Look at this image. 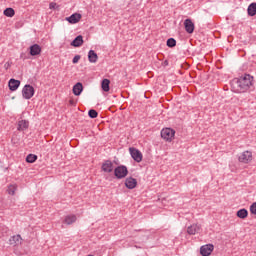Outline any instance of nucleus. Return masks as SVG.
Returning a JSON list of instances; mask_svg holds the SVG:
<instances>
[{
    "label": "nucleus",
    "instance_id": "f257e3e1",
    "mask_svg": "<svg viewBox=\"0 0 256 256\" xmlns=\"http://www.w3.org/2000/svg\"><path fill=\"white\" fill-rule=\"evenodd\" d=\"M253 85V76L249 74H245L238 79L233 80L232 87L236 89L238 93H245V91H249L251 86Z\"/></svg>",
    "mask_w": 256,
    "mask_h": 256
},
{
    "label": "nucleus",
    "instance_id": "f03ea898",
    "mask_svg": "<svg viewBox=\"0 0 256 256\" xmlns=\"http://www.w3.org/2000/svg\"><path fill=\"white\" fill-rule=\"evenodd\" d=\"M114 175L117 179H125V177L129 175V170L127 166L120 165L114 169Z\"/></svg>",
    "mask_w": 256,
    "mask_h": 256
},
{
    "label": "nucleus",
    "instance_id": "7ed1b4c3",
    "mask_svg": "<svg viewBox=\"0 0 256 256\" xmlns=\"http://www.w3.org/2000/svg\"><path fill=\"white\" fill-rule=\"evenodd\" d=\"M239 163H244L245 165L251 163L253 161V153L249 150L244 151L238 157Z\"/></svg>",
    "mask_w": 256,
    "mask_h": 256
},
{
    "label": "nucleus",
    "instance_id": "20e7f679",
    "mask_svg": "<svg viewBox=\"0 0 256 256\" xmlns=\"http://www.w3.org/2000/svg\"><path fill=\"white\" fill-rule=\"evenodd\" d=\"M35 95V88L29 84H26L22 89V97L24 99H31Z\"/></svg>",
    "mask_w": 256,
    "mask_h": 256
},
{
    "label": "nucleus",
    "instance_id": "39448f33",
    "mask_svg": "<svg viewBox=\"0 0 256 256\" xmlns=\"http://www.w3.org/2000/svg\"><path fill=\"white\" fill-rule=\"evenodd\" d=\"M161 137L162 139H165V141H173L175 138V130L171 128H164L161 131Z\"/></svg>",
    "mask_w": 256,
    "mask_h": 256
},
{
    "label": "nucleus",
    "instance_id": "423d86ee",
    "mask_svg": "<svg viewBox=\"0 0 256 256\" xmlns=\"http://www.w3.org/2000/svg\"><path fill=\"white\" fill-rule=\"evenodd\" d=\"M129 152H130L132 159H134V161H136V163H141L143 161V154L137 148L131 147V148H129Z\"/></svg>",
    "mask_w": 256,
    "mask_h": 256
},
{
    "label": "nucleus",
    "instance_id": "0eeeda50",
    "mask_svg": "<svg viewBox=\"0 0 256 256\" xmlns=\"http://www.w3.org/2000/svg\"><path fill=\"white\" fill-rule=\"evenodd\" d=\"M215 249V246L213 244H206L201 246L200 248V254L202 256H209L213 253V250Z\"/></svg>",
    "mask_w": 256,
    "mask_h": 256
},
{
    "label": "nucleus",
    "instance_id": "6e6552de",
    "mask_svg": "<svg viewBox=\"0 0 256 256\" xmlns=\"http://www.w3.org/2000/svg\"><path fill=\"white\" fill-rule=\"evenodd\" d=\"M184 28L186 33L191 35L195 31V23H193V20L188 18L184 21Z\"/></svg>",
    "mask_w": 256,
    "mask_h": 256
},
{
    "label": "nucleus",
    "instance_id": "1a4fd4ad",
    "mask_svg": "<svg viewBox=\"0 0 256 256\" xmlns=\"http://www.w3.org/2000/svg\"><path fill=\"white\" fill-rule=\"evenodd\" d=\"M101 169L104 173H113V162L111 160H105L102 163Z\"/></svg>",
    "mask_w": 256,
    "mask_h": 256
},
{
    "label": "nucleus",
    "instance_id": "9d476101",
    "mask_svg": "<svg viewBox=\"0 0 256 256\" xmlns=\"http://www.w3.org/2000/svg\"><path fill=\"white\" fill-rule=\"evenodd\" d=\"M188 235H197V233H201V225L192 224L187 228Z\"/></svg>",
    "mask_w": 256,
    "mask_h": 256
},
{
    "label": "nucleus",
    "instance_id": "9b49d317",
    "mask_svg": "<svg viewBox=\"0 0 256 256\" xmlns=\"http://www.w3.org/2000/svg\"><path fill=\"white\" fill-rule=\"evenodd\" d=\"M81 14L79 13H74L71 16L66 18V21H68V23H70L71 25H75V23H79V21H81Z\"/></svg>",
    "mask_w": 256,
    "mask_h": 256
},
{
    "label": "nucleus",
    "instance_id": "f8f14e48",
    "mask_svg": "<svg viewBox=\"0 0 256 256\" xmlns=\"http://www.w3.org/2000/svg\"><path fill=\"white\" fill-rule=\"evenodd\" d=\"M30 55L32 57H36V55H41V46L39 44H33L32 46H30Z\"/></svg>",
    "mask_w": 256,
    "mask_h": 256
},
{
    "label": "nucleus",
    "instance_id": "ddd939ff",
    "mask_svg": "<svg viewBox=\"0 0 256 256\" xmlns=\"http://www.w3.org/2000/svg\"><path fill=\"white\" fill-rule=\"evenodd\" d=\"M125 187H127V189H135V187H137V179L133 177L127 178L125 180Z\"/></svg>",
    "mask_w": 256,
    "mask_h": 256
},
{
    "label": "nucleus",
    "instance_id": "4468645a",
    "mask_svg": "<svg viewBox=\"0 0 256 256\" xmlns=\"http://www.w3.org/2000/svg\"><path fill=\"white\" fill-rule=\"evenodd\" d=\"M19 85H21V81L13 78L9 80L8 87L10 91H17V89H19Z\"/></svg>",
    "mask_w": 256,
    "mask_h": 256
},
{
    "label": "nucleus",
    "instance_id": "2eb2a0df",
    "mask_svg": "<svg viewBox=\"0 0 256 256\" xmlns=\"http://www.w3.org/2000/svg\"><path fill=\"white\" fill-rule=\"evenodd\" d=\"M73 93L77 97L83 93V84L81 82H78L73 86Z\"/></svg>",
    "mask_w": 256,
    "mask_h": 256
},
{
    "label": "nucleus",
    "instance_id": "dca6fc26",
    "mask_svg": "<svg viewBox=\"0 0 256 256\" xmlns=\"http://www.w3.org/2000/svg\"><path fill=\"white\" fill-rule=\"evenodd\" d=\"M27 129H29V121L27 120L18 121V127H17L18 131H25Z\"/></svg>",
    "mask_w": 256,
    "mask_h": 256
},
{
    "label": "nucleus",
    "instance_id": "f3484780",
    "mask_svg": "<svg viewBox=\"0 0 256 256\" xmlns=\"http://www.w3.org/2000/svg\"><path fill=\"white\" fill-rule=\"evenodd\" d=\"M22 240L23 239L21 238V235L17 234V235L12 236L9 239V243H10V245H21Z\"/></svg>",
    "mask_w": 256,
    "mask_h": 256
},
{
    "label": "nucleus",
    "instance_id": "a211bd4d",
    "mask_svg": "<svg viewBox=\"0 0 256 256\" xmlns=\"http://www.w3.org/2000/svg\"><path fill=\"white\" fill-rule=\"evenodd\" d=\"M83 45V36L79 35L77 36L72 42L71 46L72 47H81Z\"/></svg>",
    "mask_w": 256,
    "mask_h": 256
},
{
    "label": "nucleus",
    "instance_id": "6ab92c4d",
    "mask_svg": "<svg viewBox=\"0 0 256 256\" xmlns=\"http://www.w3.org/2000/svg\"><path fill=\"white\" fill-rule=\"evenodd\" d=\"M98 59H99V56H97V54L93 50H90L88 52V61L90 63H97Z\"/></svg>",
    "mask_w": 256,
    "mask_h": 256
},
{
    "label": "nucleus",
    "instance_id": "aec40b11",
    "mask_svg": "<svg viewBox=\"0 0 256 256\" xmlns=\"http://www.w3.org/2000/svg\"><path fill=\"white\" fill-rule=\"evenodd\" d=\"M109 85H111V81L109 79L102 80L101 88L103 91H105V93H108V91L111 89Z\"/></svg>",
    "mask_w": 256,
    "mask_h": 256
},
{
    "label": "nucleus",
    "instance_id": "412c9836",
    "mask_svg": "<svg viewBox=\"0 0 256 256\" xmlns=\"http://www.w3.org/2000/svg\"><path fill=\"white\" fill-rule=\"evenodd\" d=\"M236 215L237 217H239V219H247L249 212L247 211V209L242 208L237 211Z\"/></svg>",
    "mask_w": 256,
    "mask_h": 256
},
{
    "label": "nucleus",
    "instance_id": "4be33fe9",
    "mask_svg": "<svg viewBox=\"0 0 256 256\" xmlns=\"http://www.w3.org/2000/svg\"><path fill=\"white\" fill-rule=\"evenodd\" d=\"M247 11H248V15L250 17H255V15H256V3L255 2L251 3L248 6V10Z\"/></svg>",
    "mask_w": 256,
    "mask_h": 256
},
{
    "label": "nucleus",
    "instance_id": "5701e85b",
    "mask_svg": "<svg viewBox=\"0 0 256 256\" xmlns=\"http://www.w3.org/2000/svg\"><path fill=\"white\" fill-rule=\"evenodd\" d=\"M75 221H77V216L75 215H68L64 219V223H66V225H73Z\"/></svg>",
    "mask_w": 256,
    "mask_h": 256
},
{
    "label": "nucleus",
    "instance_id": "b1692460",
    "mask_svg": "<svg viewBox=\"0 0 256 256\" xmlns=\"http://www.w3.org/2000/svg\"><path fill=\"white\" fill-rule=\"evenodd\" d=\"M5 17H15V10L13 8H6L4 10Z\"/></svg>",
    "mask_w": 256,
    "mask_h": 256
},
{
    "label": "nucleus",
    "instance_id": "393cba45",
    "mask_svg": "<svg viewBox=\"0 0 256 256\" xmlns=\"http://www.w3.org/2000/svg\"><path fill=\"white\" fill-rule=\"evenodd\" d=\"M37 155L35 154H29L27 157H26V162L27 163H35V161H37Z\"/></svg>",
    "mask_w": 256,
    "mask_h": 256
},
{
    "label": "nucleus",
    "instance_id": "a878e982",
    "mask_svg": "<svg viewBox=\"0 0 256 256\" xmlns=\"http://www.w3.org/2000/svg\"><path fill=\"white\" fill-rule=\"evenodd\" d=\"M167 47L173 48L176 47L177 45V40H175L174 38H169L166 42Z\"/></svg>",
    "mask_w": 256,
    "mask_h": 256
},
{
    "label": "nucleus",
    "instance_id": "bb28decb",
    "mask_svg": "<svg viewBox=\"0 0 256 256\" xmlns=\"http://www.w3.org/2000/svg\"><path fill=\"white\" fill-rule=\"evenodd\" d=\"M7 191L9 195H15V191H17V185L15 184L9 185Z\"/></svg>",
    "mask_w": 256,
    "mask_h": 256
},
{
    "label": "nucleus",
    "instance_id": "cd10ccee",
    "mask_svg": "<svg viewBox=\"0 0 256 256\" xmlns=\"http://www.w3.org/2000/svg\"><path fill=\"white\" fill-rule=\"evenodd\" d=\"M88 115L90 119H97V117L99 116V113L97 112V110L91 109L89 110Z\"/></svg>",
    "mask_w": 256,
    "mask_h": 256
},
{
    "label": "nucleus",
    "instance_id": "c85d7f7f",
    "mask_svg": "<svg viewBox=\"0 0 256 256\" xmlns=\"http://www.w3.org/2000/svg\"><path fill=\"white\" fill-rule=\"evenodd\" d=\"M250 212L252 213V215H256V202H254V203L250 206Z\"/></svg>",
    "mask_w": 256,
    "mask_h": 256
},
{
    "label": "nucleus",
    "instance_id": "c756f323",
    "mask_svg": "<svg viewBox=\"0 0 256 256\" xmlns=\"http://www.w3.org/2000/svg\"><path fill=\"white\" fill-rule=\"evenodd\" d=\"M80 59H81V55H76V56H74L72 63L77 64V63H79Z\"/></svg>",
    "mask_w": 256,
    "mask_h": 256
},
{
    "label": "nucleus",
    "instance_id": "7c9ffc66",
    "mask_svg": "<svg viewBox=\"0 0 256 256\" xmlns=\"http://www.w3.org/2000/svg\"><path fill=\"white\" fill-rule=\"evenodd\" d=\"M69 105L76 106L77 102L74 99L69 100Z\"/></svg>",
    "mask_w": 256,
    "mask_h": 256
},
{
    "label": "nucleus",
    "instance_id": "2f4dec72",
    "mask_svg": "<svg viewBox=\"0 0 256 256\" xmlns=\"http://www.w3.org/2000/svg\"><path fill=\"white\" fill-rule=\"evenodd\" d=\"M50 9H55V7H57V3H55V2H52V3H50Z\"/></svg>",
    "mask_w": 256,
    "mask_h": 256
},
{
    "label": "nucleus",
    "instance_id": "473e14b6",
    "mask_svg": "<svg viewBox=\"0 0 256 256\" xmlns=\"http://www.w3.org/2000/svg\"><path fill=\"white\" fill-rule=\"evenodd\" d=\"M9 67H11V63L6 62V63L4 64V68L7 70V69H9Z\"/></svg>",
    "mask_w": 256,
    "mask_h": 256
},
{
    "label": "nucleus",
    "instance_id": "72a5a7b5",
    "mask_svg": "<svg viewBox=\"0 0 256 256\" xmlns=\"http://www.w3.org/2000/svg\"><path fill=\"white\" fill-rule=\"evenodd\" d=\"M2 231H4V233H9V228L6 226H3Z\"/></svg>",
    "mask_w": 256,
    "mask_h": 256
},
{
    "label": "nucleus",
    "instance_id": "f704fd0d",
    "mask_svg": "<svg viewBox=\"0 0 256 256\" xmlns=\"http://www.w3.org/2000/svg\"><path fill=\"white\" fill-rule=\"evenodd\" d=\"M163 65H164L165 67H167V65H169V61H168V60H165V61L163 62Z\"/></svg>",
    "mask_w": 256,
    "mask_h": 256
}]
</instances>
